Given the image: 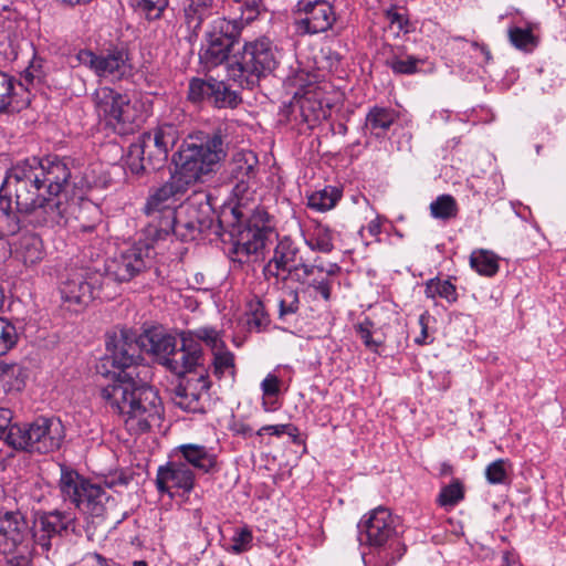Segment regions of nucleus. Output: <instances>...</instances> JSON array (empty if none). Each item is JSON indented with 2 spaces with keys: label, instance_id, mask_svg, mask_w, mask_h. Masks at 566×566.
<instances>
[{
  "label": "nucleus",
  "instance_id": "nucleus-1",
  "mask_svg": "<svg viewBox=\"0 0 566 566\" xmlns=\"http://www.w3.org/2000/svg\"><path fill=\"white\" fill-rule=\"evenodd\" d=\"M140 352L157 357L158 363L176 375L191 373V363L199 354L198 345L180 335L146 331L138 337L129 329L114 331L108 336V406L130 434H142L160 424L164 407L158 391L138 379Z\"/></svg>",
  "mask_w": 566,
  "mask_h": 566
},
{
  "label": "nucleus",
  "instance_id": "nucleus-2",
  "mask_svg": "<svg viewBox=\"0 0 566 566\" xmlns=\"http://www.w3.org/2000/svg\"><path fill=\"white\" fill-rule=\"evenodd\" d=\"M70 177L71 171L63 159L28 158L7 171L0 197L10 198L29 224L54 226L66 210L61 195Z\"/></svg>",
  "mask_w": 566,
  "mask_h": 566
},
{
  "label": "nucleus",
  "instance_id": "nucleus-3",
  "mask_svg": "<svg viewBox=\"0 0 566 566\" xmlns=\"http://www.w3.org/2000/svg\"><path fill=\"white\" fill-rule=\"evenodd\" d=\"M228 146L221 129L188 135L172 156L175 170L170 178L150 192L144 206L145 213L178 209L179 201L202 176L216 170L226 159Z\"/></svg>",
  "mask_w": 566,
  "mask_h": 566
},
{
  "label": "nucleus",
  "instance_id": "nucleus-4",
  "mask_svg": "<svg viewBox=\"0 0 566 566\" xmlns=\"http://www.w3.org/2000/svg\"><path fill=\"white\" fill-rule=\"evenodd\" d=\"M247 206H234L230 209L224 232L229 233L232 240L231 253L237 255V261L243 263L251 255L258 258L272 242L274 231L266 224L269 214L265 211L256 210L251 217L244 212Z\"/></svg>",
  "mask_w": 566,
  "mask_h": 566
},
{
  "label": "nucleus",
  "instance_id": "nucleus-5",
  "mask_svg": "<svg viewBox=\"0 0 566 566\" xmlns=\"http://www.w3.org/2000/svg\"><path fill=\"white\" fill-rule=\"evenodd\" d=\"M181 135L172 123H164L144 132L137 142L130 144L125 165L135 175L147 170H158L165 166L169 151Z\"/></svg>",
  "mask_w": 566,
  "mask_h": 566
},
{
  "label": "nucleus",
  "instance_id": "nucleus-6",
  "mask_svg": "<svg viewBox=\"0 0 566 566\" xmlns=\"http://www.w3.org/2000/svg\"><path fill=\"white\" fill-rule=\"evenodd\" d=\"M228 65L229 77L242 88L253 90L277 67L276 46L268 38L247 42L242 52Z\"/></svg>",
  "mask_w": 566,
  "mask_h": 566
},
{
  "label": "nucleus",
  "instance_id": "nucleus-7",
  "mask_svg": "<svg viewBox=\"0 0 566 566\" xmlns=\"http://www.w3.org/2000/svg\"><path fill=\"white\" fill-rule=\"evenodd\" d=\"M360 541L378 549L384 566H391L402 557L406 546L401 543V525L398 516L384 506L373 510L368 516L358 524Z\"/></svg>",
  "mask_w": 566,
  "mask_h": 566
},
{
  "label": "nucleus",
  "instance_id": "nucleus-8",
  "mask_svg": "<svg viewBox=\"0 0 566 566\" xmlns=\"http://www.w3.org/2000/svg\"><path fill=\"white\" fill-rule=\"evenodd\" d=\"M297 244L290 238L283 237L274 248L273 256L264 265L263 274L270 280L279 279L281 272H286L293 281L313 287L317 293L328 297V287L322 281H314L311 276L323 271V263L308 264L301 256Z\"/></svg>",
  "mask_w": 566,
  "mask_h": 566
},
{
  "label": "nucleus",
  "instance_id": "nucleus-9",
  "mask_svg": "<svg viewBox=\"0 0 566 566\" xmlns=\"http://www.w3.org/2000/svg\"><path fill=\"white\" fill-rule=\"evenodd\" d=\"M62 438V423L48 418H39L29 424L13 426L7 437L10 448L42 454L59 449Z\"/></svg>",
  "mask_w": 566,
  "mask_h": 566
},
{
  "label": "nucleus",
  "instance_id": "nucleus-10",
  "mask_svg": "<svg viewBox=\"0 0 566 566\" xmlns=\"http://www.w3.org/2000/svg\"><path fill=\"white\" fill-rule=\"evenodd\" d=\"M59 486L65 501H70L92 517L103 521L105 504L103 501L104 490L101 485L93 484L75 470L61 465Z\"/></svg>",
  "mask_w": 566,
  "mask_h": 566
},
{
  "label": "nucleus",
  "instance_id": "nucleus-11",
  "mask_svg": "<svg viewBox=\"0 0 566 566\" xmlns=\"http://www.w3.org/2000/svg\"><path fill=\"white\" fill-rule=\"evenodd\" d=\"M241 27L237 20L217 18L206 32V43L202 44L199 60L206 70L214 69L226 61L239 41Z\"/></svg>",
  "mask_w": 566,
  "mask_h": 566
},
{
  "label": "nucleus",
  "instance_id": "nucleus-12",
  "mask_svg": "<svg viewBox=\"0 0 566 566\" xmlns=\"http://www.w3.org/2000/svg\"><path fill=\"white\" fill-rule=\"evenodd\" d=\"M74 517L67 512L60 510L34 512L29 530L32 552L36 553L39 547L43 553H48L70 531H74Z\"/></svg>",
  "mask_w": 566,
  "mask_h": 566
},
{
  "label": "nucleus",
  "instance_id": "nucleus-13",
  "mask_svg": "<svg viewBox=\"0 0 566 566\" xmlns=\"http://www.w3.org/2000/svg\"><path fill=\"white\" fill-rule=\"evenodd\" d=\"M102 275L76 271L67 274L61 282L60 294L62 306L72 312H80L91 301L99 298L103 293Z\"/></svg>",
  "mask_w": 566,
  "mask_h": 566
},
{
  "label": "nucleus",
  "instance_id": "nucleus-14",
  "mask_svg": "<svg viewBox=\"0 0 566 566\" xmlns=\"http://www.w3.org/2000/svg\"><path fill=\"white\" fill-rule=\"evenodd\" d=\"M229 179L233 185L232 195L235 206H248L253 199L255 178L259 171L258 156L251 150H241L233 155L228 165Z\"/></svg>",
  "mask_w": 566,
  "mask_h": 566
},
{
  "label": "nucleus",
  "instance_id": "nucleus-15",
  "mask_svg": "<svg viewBox=\"0 0 566 566\" xmlns=\"http://www.w3.org/2000/svg\"><path fill=\"white\" fill-rule=\"evenodd\" d=\"M187 96L191 103L208 102L217 108H235L242 102L240 94L228 83L212 76L192 77L189 81Z\"/></svg>",
  "mask_w": 566,
  "mask_h": 566
},
{
  "label": "nucleus",
  "instance_id": "nucleus-16",
  "mask_svg": "<svg viewBox=\"0 0 566 566\" xmlns=\"http://www.w3.org/2000/svg\"><path fill=\"white\" fill-rule=\"evenodd\" d=\"M294 15L297 30L305 34L326 32L337 20L334 7L326 0H300Z\"/></svg>",
  "mask_w": 566,
  "mask_h": 566
},
{
  "label": "nucleus",
  "instance_id": "nucleus-17",
  "mask_svg": "<svg viewBox=\"0 0 566 566\" xmlns=\"http://www.w3.org/2000/svg\"><path fill=\"white\" fill-rule=\"evenodd\" d=\"M108 99H111L108 128L119 136L133 134L138 126L139 112L132 104L128 95L108 88Z\"/></svg>",
  "mask_w": 566,
  "mask_h": 566
},
{
  "label": "nucleus",
  "instance_id": "nucleus-18",
  "mask_svg": "<svg viewBox=\"0 0 566 566\" xmlns=\"http://www.w3.org/2000/svg\"><path fill=\"white\" fill-rule=\"evenodd\" d=\"M156 488L161 494L174 496L171 490H181L190 493L195 488V474L187 463L180 460L168 461L157 470Z\"/></svg>",
  "mask_w": 566,
  "mask_h": 566
},
{
  "label": "nucleus",
  "instance_id": "nucleus-19",
  "mask_svg": "<svg viewBox=\"0 0 566 566\" xmlns=\"http://www.w3.org/2000/svg\"><path fill=\"white\" fill-rule=\"evenodd\" d=\"M33 94L15 77L0 70V114H14L28 108Z\"/></svg>",
  "mask_w": 566,
  "mask_h": 566
},
{
  "label": "nucleus",
  "instance_id": "nucleus-20",
  "mask_svg": "<svg viewBox=\"0 0 566 566\" xmlns=\"http://www.w3.org/2000/svg\"><path fill=\"white\" fill-rule=\"evenodd\" d=\"M200 200L195 201V198L188 199L187 202L182 203V212H187L188 217L193 218L195 223L205 222V227H200L202 233H214L221 235L228 224V213L222 212L221 217L214 220V211L209 203L208 195H200Z\"/></svg>",
  "mask_w": 566,
  "mask_h": 566
},
{
  "label": "nucleus",
  "instance_id": "nucleus-21",
  "mask_svg": "<svg viewBox=\"0 0 566 566\" xmlns=\"http://www.w3.org/2000/svg\"><path fill=\"white\" fill-rule=\"evenodd\" d=\"M149 249L138 245H129L114 256L112 274L115 280L125 282L132 280L136 274L147 268L149 262Z\"/></svg>",
  "mask_w": 566,
  "mask_h": 566
},
{
  "label": "nucleus",
  "instance_id": "nucleus-22",
  "mask_svg": "<svg viewBox=\"0 0 566 566\" xmlns=\"http://www.w3.org/2000/svg\"><path fill=\"white\" fill-rule=\"evenodd\" d=\"M211 387L207 371L187 378L184 385L176 388V403L184 410L197 412L202 410L200 395Z\"/></svg>",
  "mask_w": 566,
  "mask_h": 566
},
{
  "label": "nucleus",
  "instance_id": "nucleus-23",
  "mask_svg": "<svg viewBox=\"0 0 566 566\" xmlns=\"http://www.w3.org/2000/svg\"><path fill=\"white\" fill-rule=\"evenodd\" d=\"M12 254L25 268H34L44 260L46 251L40 235L25 232L12 243Z\"/></svg>",
  "mask_w": 566,
  "mask_h": 566
},
{
  "label": "nucleus",
  "instance_id": "nucleus-24",
  "mask_svg": "<svg viewBox=\"0 0 566 566\" xmlns=\"http://www.w3.org/2000/svg\"><path fill=\"white\" fill-rule=\"evenodd\" d=\"M291 113L295 119H297L298 115L301 120L307 124L308 127L315 126L327 117V111L323 107L322 102L311 95L295 98L291 104Z\"/></svg>",
  "mask_w": 566,
  "mask_h": 566
},
{
  "label": "nucleus",
  "instance_id": "nucleus-25",
  "mask_svg": "<svg viewBox=\"0 0 566 566\" xmlns=\"http://www.w3.org/2000/svg\"><path fill=\"white\" fill-rule=\"evenodd\" d=\"M385 64L396 75H413L420 71L424 60L408 54L403 46H396L390 49Z\"/></svg>",
  "mask_w": 566,
  "mask_h": 566
},
{
  "label": "nucleus",
  "instance_id": "nucleus-26",
  "mask_svg": "<svg viewBox=\"0 0 566 566\" xmlns=\"http://www.w3.org/2000/svg\"><path fill=\"white\" fill-rule=\"evenodd\" d=\"M182 335L184 338L190 337L199 347V354L190 361L192 369L202 364L203 355L201 342L206 343V345L211 348L212 353L226 346L219 331L213 327H200L196 331L182 332Z\"/></svg>",
  "mask_w": 566,
  "mask_h": 566
},
{
  "label": "nucleus",
  "instance_id": "nucleus-27",
  "mask_svg": "<svg viewBox=\"0 0 566 566\" xmlns=\"http://www.w3.org/2000/svg\"><path fill=\"white\" fill-rule=\"evenodd\" d=\"M185 463L209 473L216 467V455L210 453L206 447L198 444H182L179 448Z\"/></svg>",
  "mask_w": 566,
  "mask_h": 566
},
{
  "label": "nucleus",
  "instance_id": "nucleus-28",
  "mask_svg": "<svg viewBox=\"0 0 566 566\" xmlns=\"http://www.w3.org/2000/svg\"><path fill=\"white\" fill-rule=\"evenodd\" d=\"M12 202L7 197H0V238L17 234L28 220L13 209Z\"/></svg>",
  "mask_w": 566,
  "mask_h": 566
},
{
  "label": "nucleus",
  "instance_id": "nucleus-29",
  "mask_svg": "<svg viewBox=\"0 0 566 566\" xmlns=\"http://www.w3.org/2000/svg\"><path fill=\"white\" fill-rule=\"evenodd\" d=\"M396 112L391 108L374 106L366 115L365 126L376 137L384 136L396 122Z\"/></svg>",
  "mask_w": 566,
  "mask_h": 566
},
{
  "label": "nucleus",
  "instance_id": "nucleus-30",
  "mask_svg": "<svg viewBox=\"0 0 566 566\" xmlns=\"http://www.w3.org/2000/svg\"><path fill=\"white\" fill-rule=\"evenodd\" d=\"M0 523H2V525L7 523V526H4L6 533L0 534V536H8V534L11 533L14 546L23 543L24 534L30 535V527L24 514H22L20 510L7 511L3 514H0Z\"/></svg>",
  "mask_w": 566,
  "mask_h": 566
},
{
  "label": "nucleus",
  "instance_id": "nucleus-31",
  "mask_svg": "<svg viewBox=\"0 0 566 566\" xmlns=\"http://www.w3.org/2000/svg\"><path fill=\"white\" fill-rule=\"evenodd\" d=\"M211 371L221 380L228 378L234 380L237 374L235 356L226 346L212 353Z\"/></svg>",
  "mask_w": 566,
  "mask_h": 566
},
{
  "label": "nucleus",
  "instance_id": "nucleus-32",
  "mask_svg": "<svg viewBox=\"0 0 566 566\" xmlns=\"http://www.w3.org/2000/svg\"><path fill=\"white\" fill-rule=\"evenodd\" d=\"M178 209H166L157 213H145L151 219L154 235L157 240H164L169 234L175 235V229L178 218Z\"/></svg>",
  "mask_w": 566,
  "mask_h": 566
},
{
  "label": "nucleus",
  "instance_id": "nucleus-33",
  "mask_svg": "<svg viewBox=\"0 0 566 566\" xmlns=\"http://www.w3.org/2000/svg\"><path fill=\"white\" fill-rule=\"evenodd\" d=\"M128 48L125 42H119L112 49L108 48V75L122 78L132 70L128 63Z\"/></svg>",
  "mask_w": 566,
  "mask_h": 566
},
{
  "label": "nucleus",
  "instance_id": "nucleus-34",
  "mask_svg": "<svg viewBox=\"0 0 566 566\" xmlns=\"http://www.w3.org/2000/svg\"><path fill=\"white\" fill-rule=\"evenodd\" d=\"M247 325L250 331L258 333L268 328L271 323L270 315L265 310L263 302L253 296L247 304Z\"/></svg>",
  "mask_w": 566,
  "mask_h": 566
},
{
  "label": "nucleus",
  "instance_id": "nucleus-35",
  "mask_svg": "<svg viewBox=\"0 0 566 566\" xmlns=\"http://www.w3.org/2000/svg\"><path fill=\"white\" fill-rule=\"evenodd\" d=\"M213 0H189L185 8V19L187 25L197 31L202 22L211 14Z\"/></svg>",
  "mask_w": 566,
  "mask_h": 566
},
{
  "label": "nucleus",
  "instance_id": "nucleus-36",
  "mask_svg": "<svg viewBox=\"0 0 566 566\" xmlns=\"http://www.w3.org/2000/svg\"><path fill=\"white\" fill-rule=\"evenodd\" d=\"M470 265L480 275L494 276L499 272V258L489 250H474L470 255Z\"/></svg>",
  "mask_w": 566,
  "mask_h": 566
},
{
  "label": "nucleus",
  "instance_id": "nucleus-37",
  "mask_svg": "<svg viewBox=\"0 0 566 566\" xmlns=\"http://www.w3.org/2000/svg\"><path fill=\"white\" fill-rule=\"evenodd\" d=\"M430 214L438 220L449 221L458 217L459 206L451 195H440L430 203Z\"/></svg>",
  "mask_w": 566,
  "mask_h": 566
},
{
  "label": "nucleus",
  "instance_id": "nucleus-38",
  "mask_svg": "<svg viewBox=\"0 0 566 566\" xmlns=\"http://www.w3.org/2000/svg\"><path fill=\"white\" fill-rule=\"evenodd\" d=\"M342 193L335 187H325L322 190L311 193L307 198V206L316 211H327L335 207Z\"/></svg>",
  "mask_w": 566,
  "mask_h": 566
},
{
  "label": "nucleus",
  "instance_id": "nucleus-39",
  "mask_svg": "<svg viewBox=\"0 0 566 566\" xmlns=\"http://www.w3.org/2000/svg\"><path fill=\"white\" fill-rule=\"evenodd\" d=\"M424 294L428 298H444L449 304L455 303L458 300L455 285L449 280H440L439 277L427 281Z\"/></svg>",
  "mask_w": 566,
  "mask_h": 566
},
{
  "label": "nucleus",
  "instance_id": "nucleus-40",
  "mask_svg": "<svg viewBox=\"0 0 566 566\" xmlns=\"http://www.w3.org/2000/svg\"><path fill=\"white\" fill-rule=\"evenodd\" d=\"M193 218L188 217L187 212H182V205L179 206L175 237L180 241H193L202 234L200 227H205V222L195 223Z\"/></svg>",
  "mask_w": 566,
  "mask_h": 566
},
{
  "label": "nucleus",
  "instance_id": "nucleus-41",
  "mask_svg": "<svg viewBox=\"0 0 566 566\" xmlns=\"http://www.w3.org/2000/svg\"><path fill=\"white\" fill-rule=\"evenodd\" d=\"M464 485L459 479H453L448 485H444L438 497L437 503L441 507H454L464 499Z\"/></svg>",
  "mask_w": 566,
  "mask_h": 566
},
{
  "label": "nucleus",
  "instance_id": "nucleus-42",
  "mask_svg": "<svg viewBox=\"0 0 566 566\" xmlns=\"http://www.w3.org/2000/svg\"><path fill=\"white\" fill-rule=\"evenodd\" d=\"M334 237L328 228L318 227L313 234L306 239V244L312 251L331 253L334 250Z\"/></svg>",
  "mask_w": 566,
  "mask_h": 566
},
{
  "label": "nucleus",
  "instance_id": "nucleus-43",
  "mask_svg": "<svg viewBox=\"0 0 566 566\" xmlns=\"http://www.w3.org/2000/svg\"><path fill=\"white\" fill-rule=\"evenodd\" d=\"M168 0H134V7L149 21L161 17Z\"/></svg>",
  "mask_w": 566,
  "mask_h": 566
},
{
  "label": "nucleus",
  "instance_id": "nucleus-44",
  "mask_svg": "<svg viewBox=\"0 0 566 566\" xmlns=\"http://www.w3.org/2000/svg\"><path fill=\"white\" fill-rule=\"evenodd\" d=\"M300 296L295 289H286L279 302V318L284 319L287 315H294L300 310Z\"/></svg>",
  "mask_w": 566,
  "mask_h": 566
},
{
  "label": "nucleus",
  "instance_id": "nucleus-45",
  "mask_svg": "<svg viewBox=\"0 0 566 566\" xmlns=\"http://www.w3.org/2000/svg\"><path fill=\"white\" fill-rule=\"evenodd\" d=\"M509 38L511 43L521 50H528L536 44L535 36L531 29H523L518 27L511 28L509 30Z\"/></svg>",
  "mask_w": 566,
  "mask_h": 566
},
{
  "label": "nucleus",
  "instance_id": "nucleus-46",
  "mask_svg": "<svg viewBox=\"0 0 566 566\" xmlns=\"http://www.w3.org/2000/svg\"><path fill=\"white\" fill-rule=\"evenodd\" d=\"M506 460L497 459L485 469V478L490 484H504L507 481Z\"/></svg>",
  "mask_w": 566,
  "mask_h": 566
},
{
  "label": "nucleus",
  "instance_id": "nucleus-47",
  "mask_svg": "<svg viewBox=\"0 0 566 566\" xmlns=\"http://www.w3.org/2000/svg\"><path fill=\"white\" fill-rule=\"evenodd\" d=\"M406 11L403 8L391 4L384 10V15L391 25H397L399 31L409 32V18Z\"/></svg>",
  "mask_w": 566,
  "mask_h": 566
},
{
  "label": "nucleus",
  "instance_id": "nucleus-48",
  "mask_svg": "<svg viewBox=\"0 0 566 566\" xmlns=\"http://www.w3.org/2000/svg\"><path fill=\"white\" fill-rule=\"evenodd\" d=\"M78 61L90 66L96 75L103 76L106 73V57L97 56L90 50H82L77 54Z\"/></svg>",
  "mask_w": 566,
  "mask_h": 566
},
{
  "label": "nucleus",
  "instance_id": "nucleus-49",
  "mask_svg": "<svg viewBox=\"0 0 566 566\" xmlns=\"http://www.w3.org/2000/svg\"><path fill=\"white\" fill-rule=\"evenodd\" d=\"M340 271L342 268L337 263H328L327 266L323 265L322 272L315 273L311 276L314 281H322L323 283H326V286L328 287V297L326 298L324 295H321L325 302H328L332 297V279L339 274Z\"/></svg>",
  "mask_w": 566,
  "mask_h": 566
},
{
  "label": "nucleus",
  "instance_id": "nucleus-50",
  "mask_svg": "<svg viewBox=\"0 0 566 566\" xmlns=\"http://www.w3.org/2000/svg\"><path fill=\"white\" fill-rule=\"evenodd\" d=\"M253 539L252 532L248 527H242L235 532L232 538V547L231 551L233 553L240 554L249 549L251 542Z\"/></svg>",
  "mask_w": 566,
  "mask_h": 566
},
{
  "label": "nucleus",
  "instance_id": "nucleus-51",
  "mask_svg": "<svg viewBox=\"0 0 566 566\" xmlns=\"http://www.w3.org/2000/svg\"><path fill=\"white\" fill-rule=\"evenodd\" d=\"M371 325L373 323L369 319H366L364 323L358 325L357 333L366 347L377 352V348L382 345V342L375 340L373 338V333L370 331Z\"/></svg>",
  "mask_w": 566,
  "mask_h": 566
},
{
  "label": "nucleus",
  "instance_id": "nucleus-52",
  "mask_svg": "<svg viewBox=\"0 0 566 566\" xmlns=\"http://www.w3.org/2000/svg\"><path fill=\"white\" fill-rule=\"evenodd\" d=\"M13 412L9 408L0 407V440H2L8 446L9 432L13 428V426H18V423L12 422Z\"/></svg>",
  "mask_w": 566,
  "mask_h": 566
},
{
  "label": "nucleus",
  "instance_id": "nucleus-53",
  "mask_svg": "<svg viewBox=\"0 0 566 566\" xmlns=\"http://www.w3.org/2000/svg\"><path fill=\"white\" fill-rule=\"evenodd\" d=\"M261 389L264 397L277 396L280 392V379L273 374H269L261 382Z\"/></svg>",
  "mask_w": 566,
  "mask_h": 566
},
{
  "label": "nucleus",
  "instance_id": "nucleus-54",
  "mask_svg": "<svg viewBox=\"0 0 566 566\" xmlns=\"http://www.w3.org/2000/svg\"><path fill=\"white\" fill-rule=\"evenodd\" d=\"M294 430L292 423L284 424H265L255 431V436L262 437L263 434H270L274 437H281L284 431Z\"/></svg>",
  "mask_w": 566,
  "mask_h": 566
},
{
  "label": "nucleus",
  "instance_id": "nucleus-55",
  "mask_svg": "<svg viewBox=\"0 0 566 566\" xmlns=\"http://www.w3.org/2000/svg\"><path fill=\"white\" fill-rule=\"evenodd\" d=\"M229 429L234 436H240L244 439L251 438L254 434L252 427L243 419H233Z\"/></svg>",
  "mask_w": 566,
  "mask_h": 566
},
{
  "label": "nucleus",
  "instance_id": "nucleus-56",
  "mask_svg": "<svg viewBox=\"0 0 566 566\" xmlns=\"http://www.w3.org/2000/svg\"><path fill=\"white\" fill-rule=\"evenodd\" d=\"M2 566H33L32 552L28 555L19 553L7 556Z\"/></svg>",
  "mask_w": 566,
  "mask_h": 566
},
{
  "label": "nucleus",
  "instance_id": "nucleus-57",
  "mask_svg": "<svg viewBox=\"0 0 566 566\" xmlns=\"http://www.w3.org/2000/svg\"><path fill=\"white\" fill-rule=\"evenodd\" d=\"M35 80L40 81V74L36 73V70L33 66L28 67L21 75V81H17L18 83H23L24 87H27L30 92V86L33 85Z\"/></svg>",
  "mask_w": 566,
  "mask_h": 566
},
{
  "label": "nucleus",
  "instance_id": "nucleus-58",
  "mask_svg": "<svg viewBox=\"0 0 566 566\" xmlns=\"http://www.w3.org/2000/svg\"><path fill=\"white\" fill-rule=\"evenodd\" d=\"M113 178H118V181H126V170L124 166L119 164H112L111 168L108 169V186L111 185Z\"/></svg>",
  "mask_w": 566,
  "mask_h": 566
},
{
  "label": "nucleus",
  "instance_id": "nucleus-59",
  "mask_svg": "<svg viewBox=\"0 0 566 566\" xmlns=\"http://www.w3.org/2000/svg\"><path fill=\"white\" fill-rule=\"evenodd\" d=\"M128 480L129 478L123 472H114V473H109L108 472V489L109 488H113L117 484H122V485H125L128 483Z\"/></svg>",
  "mask_w": 566,
  "mask_h": 566
},
{
  "label": "nucleus",
  "instance_id": "nucleus-60",
  "mask_svg": "<svg viewBox=\"0 0 566 566\" xmlns=\"http://www.w3.org/2000/svg\"><path fill=\"white\" fill-rule=\"evenodd\" d=\"M106 96V88H99L95 93V103L98 109L99 117H106V104L103 98Z\"/></svg>",
  "mask_w": 566,
  "mask_h": 566
},
{
  "label": "nucleus",
  "instance_id": "nucleus-61",
  "mask_svg": "<svg viewBox=\"0 0 566 566\" xmlns=\"http://www.w3.org/2000/svg\"><path fill=\"white\" fill-rule=\"evenodd\" d=\"M20 370H21V368L17 364H12V365L3 364V363L0 364V375L1 376H8V377L14 376L15 371H20Z\"/></svg>",
  "mask_w": 566,
  "mask_h": 566
},
{
  "label": "nucleus",
  "instance_id": "nucleus-62",
  "mask_svg": "<svg viewBox=\"0 0 566 566\" xmlns=\"http://www.w3.org/2000/svg\"><path fill=\"white\" fill-rule=\"evenodd\" d=\"M518 559V556L513 551H505L502 555V563L501 566H512L514 565Z\"/></svg>",
  "mask_w": 566,
  "mask_h": 566
},
{
  "label": "nucleus",
  "instance_id": "nucleus-63",
  "mask_svg": "<svg viewBox=\"0 0 566 566\" xmlns=\"http://www.w3.org/2000/svg\"><path fill=\"white\" fill-rule=\"evenodd\" d=\"M367 231L371 237L378 238V235L381 233V223L379 218H376L368 223Z\"/></svg>",
  "mask_w": 566,
  "mask_h": 566
},
{
  "label": "nucleus",
  "instance_id": "nucleus-64",
  "mask_svg": "<svg viewBox=\"0 0 566 566\" xmlns=\"http://www.w3.org/2000/svg\"><path fill=\"white\" fill-rule=\"evenodd\" d=\"M473 46L481 52L486 63L492 60V54L485 44H479L478 42H473Z\"/></svg>",
  "mask_w": 566,
  "mask_h": 566
}]
</instances>
